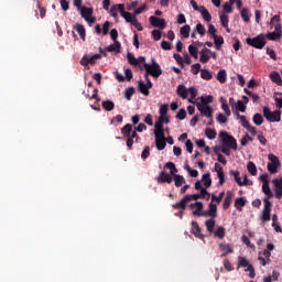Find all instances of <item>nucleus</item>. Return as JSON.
<instances>
[{"mask_svg": "<svg viewBox=\"0 0 282 282\" xmlns=\"http://www.w3.org/2000/svg\"><path fill=\"white\" fill-rule=\"evenodd\" d=\"M118 12H120V4L112 6V7H111V10H109V13H111V17H112L113 19H117V18H118Z\"/></svg>", "mask_w": 282, "mask_h": 282, "instance_id": "13d9d810", "label": "nucleus"}, {"mask_svg": "<svg viewBox=\"0 0 282 282\" xmlns=\"http://www.w3.org/2000/svg\"><path fill=\"white\" fill-rule=\"evenodd\" d=\"M101 106L105 111H113L116 108V104L112 100H104Z\"/></svg>", "mask_w": 282, "mask_h": 282, "instance_id": "c85d7f7f", "label": "nucleus"}, {"mask_svg": "<svg viewBox=\"0 0 282 282\" xmlns=\"http://www.w3.org/2000/svg\"><path fill=\"white\" fill-rule=\"evenodd\" d=\"M193 32L199 34L200 36H204L206 33V29L203 24L198 23V24H196Z\"/></svg>", "mask_w": 282, "mask_h": 282, "instance_id": "3c124183", "label": "nucleus"}, {"mask_svg": "<svg viewBox=\"0 0 282 282\" xmlns=\"http://www.w3.org/2000/svg\"><path fill=\"white\" fill-rule=\"evenodd\" d=\"M202 181H203V186H205V188H209L210 185H213V180H210L209 173L203 174Z\"/></svg>", "mask_w": 282, "mask_h": 282, "instance_id": "f704fd0d", "label": "nucleus"}, {"mask_svg": "<svg viewBox=\"0 0 282 282\" xmlns=\"http://www.w3.org/2000/svg\"><path fill=\"white\" fill-rule=\"evenodd\" d=\"M134 93H135L134 87L127 88V90H126V99L127 100H131V97L134 95Z\"/></svg>", "mask_w": 282, "mask_h": 282, "instance_id": "338daca9", "label": "nucleus"}, {"mask_svg": "<svg viewBox=\"0 0 282 282\" xmlns=\"http://www.w3.org/2000/svg\"><path fill=\"white\" fill-rule=\"evenodd\" d=\"M74 30L78 33L83 41H86V28L83 24H75Z\"/></svg>", "mask_w": 282, "mask_h": 282, "instance_id": "5701e85b", "label": "nucleus"}, {"mask_svg": "<svg viewBox=\"0 0 282 282\" xmlns=\"http://www.w3.org/2000/svg\"><path fill=\"white\" fill-rule=\"evenodd\" d=\"M247 205V199L245 198H236L235 200V208L239 212H242V208Z\"/></svg>", "mask_w": 282, "mask_h": 282, "instance_id": "72a5a7b5", "label": "nucleus"}, {"mask_svg": "<svg viewBox=\"0 0 282 282\" xmlns=\"http://www.w3.org/2000/svg\"><path fill=\"white\" fill-rule=\"evenodd\" d=\"M189 32H191V26L188 24H185L181 28V35L183 36V39H188Z\"/></svg>", "mask_w": 282, "mask_h": 282, "instance_id": "de8ad7c7", "label": "nucleus"}, {"mask_svg": "<svg viewBox=\"0 0 282 282\" xmlns=\"http://www.w3.org/2000/svg\"><path fill=\"white\" fill-rule=\"evenodd\" d=\"M220 250L225 251L224 253H221V258L227 257L228 254H232L234 253V248L230 245L227 243H220Z\"/></svg>", "mask_w": 282, "mask_h": 282, "instance_id": "412c9836", "label": "nucleus"}, {"mask_svg": "<svg viewBox=\"0 0 282 282\" xmlns=\"http://www.w3.org/2000/svg\"><path fill=\"white\" fill-rule=\"evenodd\" d=\"M187 50L189 51L192 57L198 58V48H196L194 45H189Z\"/></svg>", "mask_w": 282, "mask_h": 282, "instance_id": "052dcab7", "label": "nucleus"}, {"mask_svg": "<svg viewBox=\"0 0 282 282\" xmlns=\"http://www.w3.org/2000/svg\"><path fill=\"white\" fill-rule=\"evenodd\" d=\"M127 59H128L129 65L137 66V58L133 54L128 53Z\"/></svg>", "mask_w": 282, "mask_h": 282, "instance_id": "e2e57ef3", "label": "nucleus"}, {"mask_svg": "<svg viewBox=\"0 0 282 282\" xmlns=\"http://www.w3.org/2000/svg\"><path fill=\"white\" fill-rule=\"evenodd\" d=\"M155 144L158 151H164L166 148V140L165 139H155Z\"/></svg>", "mask_w": 282, "mask_h": 282, "instance_id": "58836bf2", "label": "nucleus"}, {"mask_svg": "<svg viewBox=\"0 0 282 282\" xmlns=\"http://www.w3.org/2000/svg\"><path fill=\"white\" fill-rule=\"evenodd\" d=\"M248 172L252 176H257L258 174L257 165L252 161H249L248 163Z\"/></svg>", "mask_w": 282, "mask_h": 282, "instance_id": "79ce46f5", "label": "nucleus"}, {"mask_svg": "<svg viewBox=\"0 0 282 282\" xmlns=\"http://www.w3.org/2000/svg\"><path fill=\"white\" fill-rule=\"evenodd\" d=\"M205 226H206L207 231L213 234L214 228H215V218L207 219L206 223H205Z\"/></svg>", "mask_w": 282, "mask_h": 282, "instance_id": "49530a36", "label": "nucleus"}, {"mask_svg": "<svg viewBox=\"0 0 282 282\" xmlns=\"http://www.w3.org/2000/svg\"><path fill=\"white\" fill-rule=\"evenodd\" d=\"M189 197L188 196H184L180 203H175V205H173L172 207L175 209H182L185 210L186 205L189 203Z\"/></svg>", "mask_w": 282, "mask_h": 282, "instance_id": "a211bd4d", "label": "nucleus"}, {"mask_svg": "<svg viewBox=\"0 0 282 282\" xmlns=\"http://www.w3.org/2000/svg\"><path fill=\"white\" fill-rule=\"evenodd\" d=\"M205 135L209 140H215L217 138V131L210 128L205 130Z\"/></svg>", "mask_w": 282, "mask_h": 282, "instance_id": "4c0bfd02", "label": "nucleus"}, {"mask_svg": "<svg viewBox=\"0 0 282 282\" xmlns=\"http://www.w3.org/2000/svg\"><path fill=\"white\" fill-rule=\"evenodd\" d=\"M216 121L219 122L220 124H225L228 122V119L224 113L219 112L217 113Z\"/></svg>", "mask_w": 282, "mask_h": 282, "instance_id": "bf43d9fd", "label": "nucleus"}, {"mask_svg": "<svg viewBox=\"0 0 282 282\" xmlns=\"http://www.w3.org/2000/svg\"><path fill=\"white\" fill-rule=\"evenodd\" d=\"M173 182H175L176 187H181L182 185L185 184L186 181H185L184 176L175 175V176H173Z\"/></svg>", "mask_w": 282, "mask_h": 282, "instance_id": "37998d69", "label": "nucleus"}, {"mask_svg": "<svg viewBox=\"0 0 282 282\" xmlns=\"http://www.w3.org/2000/svg\"><path fill=\"white\" fill-rule=\"evenodd\" d=\"M229 175L234 176L235 178V182L238 184V185H241V173L239 171H234V170H230L229 172Z\"/></svg>", "mask_w": 282, "mask_h": 282, "instance_id": "a19ab883", "label": "nucleus"}, {"mask_svg": "<svg viewBox=\"0 0 282 282\" xmlns=\"http://www.w3.org/2000/svg\"><path fill=\"white\" fill-rule=\"evenodd\" d=\"M252 121H253L254 126H262L264 122V119L261 113H254Z\"/></svg>", "mask_w": 282, "mask_h": 282, "instance_id": "e433bc0d", "label": "nucleus"}, {"mask_svg": "<svg viewBox=\"0 0 282 282\" xmlns=\"http://www.w3.org/2000/svg\"><path fill=\"white\" fill-rule=\"evenodd\" d=\"M219 19H220L221 26L225 28V30H226L227 33H230V29H229V26H228V23H229V18H228V15H226V14H220V15H219Z\"/></svg>", "mask_w": 282, "mask_h": 282, "instance_id": "7c9ffc66", "label": "nucleus"}, {"mask_svg": "<svg viewBox=\"0 0 282 282\" xmlns=\"http://www.w3.org/2000/svg\"><path fill=\"white\" fill-rule=\"evenodd\" d=\"M265 39H268L269 41H279L282 39V24L278 23L274 24V32H268V34H265Z\"/></svg>", "mask_w": 282, "mask_h": 282, "instance_id": "0eeeda50", "label": "nucleus"}, {"mask_svg": "<svg viewBox=\"0 0 282 282\" xmlns=\"http://www.w3.org/2000/svg\"><path fill=\"white\" fill-rule=\"evenodd\" d=\"M158 182L171 184L173 183V176L162 171L161 173H159Z\"/></svg>", "mask_w": 282, "mask_h": 282, "instance_id": "f3484780", "label": "nucleus"}, {"mask_svg": "<svg viewBox=\"0 0 282 282\" xmlns=\"http://www.w3.org/2000/svg\"><path fill=\"white\" fill-rule=\"evenodd\" d=\"M143 69H145V78H149V75L159 78L162 75V69L159 63L152 58V64L143 63Z\"/></svg>", "mask_w": 282, "mask_h": 282, "instance_id": "f03ea898", "label": "nucleus"}, {"mask_svg": "<svg viewBox=\"0 0 282 282\" xmlns=\"http://www.w3.org/2000/svg\"><path fill=\"white\" fill-rule=\"evenodd\" d=\"M263 117L265 121L271 123L281 122L282 111L281 110L271 111V108L263 107Z\"/></svg>", "mask_w": 282, "mask_h": 282, "instance_id": "20e7f679", "label": "nucleus"}, {"mask_svg": "<svg viewBox=\"0 0 282 282\" xmlns=\"http://www.w3.org/2000/svg\"><path fill=\"white\" fill-rule=\"evenodd\" d=\"M275 96H279V97H274L275 108L281 110L282 109V93H275Z\"/></svg>", "mask_w": 282, "mask_h": 282, "instance_id": "5fc2aeb1", "label": "nucleus"}, {"mask_svg": "<svg viewBox=\"0 0 282 282\" xmlns=\"http://www.w3.org/2000/svg\"><path fill=\"white\" fill-rule=\"evenodd\" d=\"M197 111L200 112L202 117H205L207 119H212L213 118V113H214V109L212 106H200L197 105Z\"/></svg>", "mask_w": 282, "mask_h": 282, "instance_id": "9b49d317", "label": "nucleus"}, {"mask_svg": "<svg viewBox=\"0 0 282 282\" xmlns=\"http://www.w3.org/2000/svg\"><path fill=\"white\" fill-rule=\"evenodd\" d=\"M270 80L273 82L275 85H282V77L276 70L270 73Z\"/></svg>", "mask_w": 282, "mask_h": 282, "instance_id": "4be33fe9", "label": "nucleus"}, {"mask_svg": "<svg viewBox=\"0 0 282 282\" xmlns=\"http://www.w3.org/2000/svg\"><path fill=\"white\" fill-rule=\"evenodd\" d=\"M176 94L182 99H187L188 98V89L184 85H177Z\"/></svg>", "mask_w": 282, "mask_h": 282, "instance_id": "6ab92c4d", "label": "nucleus"}, {"mask_svg": "<svg viewBox=\"0 0 282 282\" xmlns=\"http://www.w3.org/2000/svg\"><path fill=\"white\" fill-rule=\"evenodd\" d=\"M212 37H214L215 48L219 51L225 43L224 37L220 35H214Z\"/></svg>", "mask_w": 282, "mask_h": 282, "instance_id": "2f4dec72", "label": "nucleus"}, {"mask_svg": "<svg viewBox=\"0 0 282 282\" xmlns=\"http://www.w3.org/2000/svg\"><path fill=\"white\" fill-rule=\"evenodd\" d=\"M200 78L203 80H212L213 79V73H210L209 70L207 69H202L200 70Z\"/></svg>", "mask_w": 282, "mask_h": 282, "instance_id": "c03bdc74", "label": "nucleus"}, {"mask_svg": "<svg viewBox=\"0 0 282 282\" xmlns=\"http://www.w3.org/2000/svg\"><path fill=\"white\" fill-rule=\"evenodd\" d=\"M214 97L213 96H206V97H200V102H196V107H209V104H213Z\"/></svg>", "mask_w": 282, "mask_h": 282, "instance_id": "aec40b11", "label": "nucleus"}, {"mask_svg": "<svg viewBox=\"0 0 282 282\" xmlns=\"http://www.w3.org/2000/svg\"><path fill=\"white\" fill-rule=\"evenodd\" d=\"M214 235H215L216 238L224 239L225 235H226V229L224 227H219V228L216 229Z\"/></svg>", "mask_w": 282, "mask_h": 282, "instance_id": "6e6d98bb", "label": "nucleus"}, {"mask_svg": "<svg viewBox=\"0 0 282 282\" xmlns=\"http://www.w3.org/2000/svg\"><path fill=\"white\" fill-rule=\"evenodd\" d=\"M161 48H162V50H165V51L173 50V44H171V43L167 42V41H162V42H161Z\"/></svg>", "mask_w": 282, "mask_h": 282, "instance_id": "774afa93", "label": "nucleus"}, {"mask_svg": "<svg viewBox=\"0 0 282 282\" xmlns=\"http://www.w3.org/2000/svg\"><path fill=\"white\" fill-rule=\"evenodd\" d=\"M219 138H220L221 144H224V147L229 148L234 151L238 150L237 139H235L232 135H230L227 131H220Z\"/></svg>", "mask_w": 282, "mask_h": 282, "instance_id": "7ed1b4c3", "label": "nucleus"}, {"mask_svg": "<svg viewBox=\"0 0 282 282\" xmlns=\"http://www.w3.org/2000/svg\"><path fill=\"white\" fill-rule=\"evenodd\" d=\"M215 171L217 173V178H219V185L223 186L225 183V173L220 164L215 163Z\"/></svg>", "mask_w": 282, "mask_h": 282, "instance_id": "dca6fc26", "label": "nucleus"}, {"mask_svg": "<svg viewBox=\"0 0 282 282\" xmlns=\"http://www.w3.org/2000/svg\"><path fill=\"white\" fill-rule=\"evenodd\" d=\"M165 167H166L167 170H170V174H171L172 176L178 175V174H176V173H178V169H176V166H175V164H174L173 162H167V163L165 164Z\"/></svg>", "mask_w": 282, "mask_h": 282, "instance_id": "c9c22d12", "label": "nucleus"}, {"mask_svg": "<svg viewBox=\"0 0 282 282\" xmlns=\"http://www.w3.org/2000/svg\"><path fill=\"white\" fill-rule=\"evenodd\" d=\"M200 14L203 20H205L207 23H209L213 20V17L210 15L208 9H206L204 6H200Z\"/></svg>", "mask_w": 282, "mask_h": 282, "instance_id": "b1692460", "label": "nucleus"}, {"mask_svg": "<svg viewBox=\"0 0 282 282\" xmlns=\"http://www.w3.org/2000/svg\"><path fill=\"white\" fill-rule=\"evenodd\" d=\"M274 188H275V198L281 199L282 198V185L279 183V181L275 178L272 181Z\"/></svg>", "mask_w": 282, "mask_h": 282, "instance_id": "cd10ccee", "label": "nucleus"}, {"mask_svg": "<svg viewBox=\"0 0 282 282\" xmlns=\"http://www.w3.org/2000/svg\"><path fill=\"white\" fill-rule=\"evenodd\" d=\"M132 132H134V130H132V126L130 123H127L126 127H122L121 129L123 138H130Z\"/></svg>", "mask_w": 282, "mask_h": 282, "instance_id": "c756f323", "label": "nucleus"}, {"mask_svg": "<svg viewBox=\"0 0 282 282\" xmlns=\"http://www.w3.org/2000/svg\"><path fill=\"white\" fill-rule=\"evenodd\" d=\"M217 205L214 203H210L208 206V209L203 212V217H210V218H217Z\"/></svg>", "mask_w": 282, "mask_h": 282, "instance_id": "4468645a", "label": "nucleus"}, {"mask_svg": "<svg viewBox=\"0 0 282 282\" xmlns=\"http://www.w3.org/2000/svg\"><path fill=\"white\" fill-rule=\"evenodd\" d=\"M268 160L270 161L268 163V171L270 174L274 175L278 172V167L281 166V161H279V158L274 155L273 153H270L268 155Z\"/></svg>", "mask_w": 282, "mask_h": 282, "instance_id": "423d86ee", "label": "nucleus"}, {"mask_svg": "<svg viewBox=\"0 0 282 282\" xmlns=\"http://www.w3.org/2000/svg\"><path fill=\"white\" fill-rule=\"evenodd\" d=\"M152 88V82L147 77V84L142 80L138 82V89L143 96H150V89Z\"/></svg>", "mask_w": 282, "mask_h": 282, "instance_id": "6e6552de", "label": "nucleus"}, {"mask_svg": "<svg viewBox=\"0 0 282 282\" xmlns=\"http://www.w3.org/2000/svg\"><path fill=\"white\" fill-rule=\"evenodd\" d=\"M169 113V105L163 104L161 108H159V118L165 117Z\"/></svg>", "mask_w": 282, "mask_h": 282, "instance_id": "864d4df0", "label": "nucleus"}, {"mask_svg": "<svg viewBox=\"0 0 282 282\" xmlns=\"http://www.w3.org/2000/svg\"><path fill=\"white\" fill-rule=\"evenodd\" d=\"M149 23H151L153 28H159L161 30H164L166 28L165 20L161 18H155L154 15L149 18Z\"/></svg>", "mask_w": 282, "mask_h": 282, "instance_id": "f8f14e48", "label": "nucleus"}, {"mask_svg": "<svg viewBox=\"0 0 282 282\" xmlns=\"http://www.w3.org/2000/svg\"><path fill=\"white\" fill-rule=\"evenodd\" d=\"M203 70L200 69V64L199 63H195L194 65L191 66V72L194 75H198V73Z\"/></svg>", "mask_w": 282, "mask_h": 282, "instance_id": "0e129e2a", "label": "nucleus"}, {"mask_svg": "<svg viewBox=\"0 0 282 282\" xmlns=\"http://www.w3.org/2000/svg\"><path fill=\"white\" fill-rule=\"evenodd\" d=\"M239 268H248L245 271L249 272L250 279H253L256 276L254 269H253L252 264H249L248 260L245 259L243 257H239L238 269Z\"/></svg>", "mask_w": 282, "mask_h": 282, "instance_id": "1a4fd4ad", "label": "nucleus"}, {"mask_svg": "<svg viewBox=\"0 0 282 282\" xmlns=\"http://www.w3.org/2000/svg\"><path fill=\"white\" fill-rule=\"evenodd\" d=\"M249 141L252 142L253 138H251L249 134H245V137L240 140V144L247 147Z\"/></svg>", "mask_w": 282, "mask_h": 282, "instance_id": "69168bd1", "label": "nucleus"}, {"mask_svg": "<svg viewBox=\"0 0 282 282\" xmlns=\"http://www.w3.org/2000/svg\"><path fill=\"white\" fill-rule=\"evenodd\" d=\"M235 107H236V110H238V111H240V112H245V111H247V105H246V104H243V101H242V100H238V101H236Z\"/></svg>", "mask_w": 282, "mask_h": 282, "instance_id": "4d7b16f0", "label": "nucleus"}, {"mask_svg": "<svg viewBox=\"0 0 282 282\" xmlns=\"http://www.w3.org/2000/svg\"><path fill=\"white\" fill-rule=\"evenodd\" d=\"M262 192L265 196L263 198V209H262V214L260 215V220H262V223H268L271 220V213H272L271 199L273 198V193L271 191V187L267 183H263Z\"/></svg>", "mask_w": 282, "mask_h": 282, "instance_id": "f257e3e1", "label": "nucleus"}, {"mask_svg": "<svg viewBox=\"0 0 282 282\" xmlns=\"http://www.w3.org/2000/svg\"><path fill=\"white\" fill-rule=\"evenodd\" d=\"M192 209L196 208L192 214L196 217H204V204L200 202L192 203L189 206Z\"/></svg>", "mask_w": 282, "mask_h": 282, "instance_id": "ddd939ff", "label": "nucleus"}, {"mask_svg": "<svg viewBox=\"0 0 282 282\" xmlns=\"http://www.w3.org/2000/svg\"><path fill=\"white\" fill-rule=\"evenodd\" d=\"M217 82H219L221 85H224L226 83L227 79V75H226V70H219L217 73V77H216Z\"/></svg>", "mask_w": 282, "mask_h": 282, "instance_id": "a18cd8bd", "label": "nucleus"}, {"mask_svg": "<svg viewBox=\"0 0 282 282\" xmlns=\"http://www.w3.org/2000/svg\"><path fill=\"white\" fill-rule=\"evenodd\" d=\"M79 10L82 12L83 19H87V18H91L93 17V13H94V9L93 8L83 7Z\"/></svg>", "mask_w": 282, "mask_h": 282, "instance_id": "473e14b6", "label": "nucleus"}, {"mask_svg": "<svg viewBox=\"0 0 282 282\" xmlns=\"http://www.w3.org/2000/svg\"><path fill=\"white\" fill-rule=\"evenodd\" d=\"M192 235H194L197 239L204 240V235L202 232V229L196 220H192Z\"/></svg>", "mask_w": 282, "mask_h": 282, "instance_id": "2eb2a0df", "label": "nucleus"}, {"mask_svg": "<svg viewBox=\"0 0 282 282\" xmlns=\"http://www.w3.org/2000/svg\"><path fill=\"white\" fill-rule=\"evenodd\" d=\"M234 193L231 191H227L226 197L224 200V209H228L230 207V204L232 203Z\"/></svg>", "mask_w": 282, "mask_h": 282, "instance_id": "393cba45", "label": "nucleus"}, {"mask_svg": "<svg viewBox=\"0 0 282 282\" xmlns=\"http://www.w3.org/2000/svg\"><path fill=\"white\" fill-rule=\"evenodd\" d=\"M119 13L123 19H126L127 23H133L134 21H138L137 18L132 15V13L126 11L123 3L119 4Z\"/></svg>", "mask_w": 282, "mask_h": 282, "instance_id": "9d476101", "label": "nucleus"}, {"mask_svg": "<svg viewBox=\"0 0 282 282\" xmlns=\"http://www.w3.org/2000/svg\"><path fill=\"white\" fill-rule=\"evenodd\" d=\"M224 197H225V192H221L219 194V196H216L215 194H212V204H214V202H215L217 205H219L220 202H223Z\"/></svg>", "mask_w": 282, "mask_h": 282, "instance_id": "603ef678", "label": "nucleus"}, {"mask_svg": "<svg viewBox=\"0 0 282 282\" xmlns=\"http://www.w3.org/2000/svg\"><path fill=\"white\" fill-rule=\"evenodd\" d=\"M120 48H121L120 42L115 41L113 44H111V45H109V46L107 47V51H108V52H120Z\"/></svg>", "mask_w": 282, "mask_h": 282, "instance_id": "09e8293b", "label": "nucleus"}, {"mask_svg": "<svg viewBox=\"0 0 282 282\" xmlns=\"http://www.w3.org/2000/svg\"><path fill=\"white\" fill-rule=\"evenodd\" d=\"M219 101L221 104V110L225 112V116L230 117L231 112H230V108L228 106V101H226V99L224 97H220Z\"/></svg>", "mask_w": 282, "mask_h": 282, "instance_id": "a878e982", "label": "nucleus"}, {"mask_svg": "<svg viewBox=\"0 0 282 282\" xmlns=\"http://www.w3.org/2000/svg\"><path fill=\"white\" fill-rule=\"evenodd\" d=\"M187 94L191 95V98H189L188 101H189L191 104H195V101H194L193 99H195L196 96L198 95V90H197L195 87H191V88H188Z\"/></svg>", "mask_w": 282, "mask_h": 282, "instance_id": "8fccbe9b", "label": "nucleus"}, {"mask_svg": "<svg viewBox=\"0 0 282 282\" xmlns=\"http://www.w3.org/2000/svg\"><path fill=\"white\" fill-rule=\"evenodd\" d=\"M236 119H238L240 121L241 127H243V128L250 127L247 116L240 115L238 111H236Z\"/></svg>", "mask_w": 282, "mask_h": 282, "instance_id": "bb28decb", "label": "nucleus"}, {"mask_svg": "<svg viewBox=\"0 0 282 282\" xmlns=\"http://www.w3.org/2000/svg\"><path fill=\"white\" fill-rule=\"evenodd\" d=\"M246 43L257 50H263V47L267 45V41L264 40L263 34H260L253 39L248 37L246 39Z\"/></svg>", "mask_w": 282, "mask_h": 282, "instance_id": "39448f33", "label": "nucleus"}, {"mask_svg": "<svg viewBox=\"0 0 282 282\" xmlns=\"http://www.w3.org/2000/svg\"><path fill=\"white\" fill-rule=\"evenodd\" d=\"M153 131H164V123H162V117H159L155 122V129Z\"/></svg>", "mask_w": 282, "mask_h": 282, "instance_id": "680f3d73", "label": "nucleus"}, {"mask_svg": "<svg viewBox=\"0 0 282 282\" xmlns=\"http://www.w3.org/2000/svg\"><path fill=\"white\" fill-rule=\"evenodd\" d=\"M240 17H241V20H243L246 23L250 22V14L247 8L241 9Z\"/></svg>", "mask_w": 282, "mask_h": 282, "instance_id": "ea45409f", "label": "nucleus"}]
</instances>
